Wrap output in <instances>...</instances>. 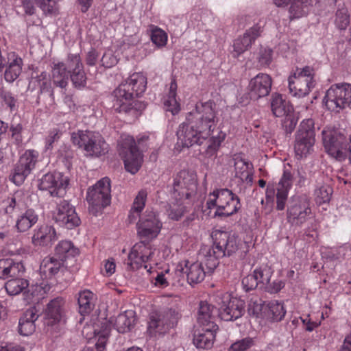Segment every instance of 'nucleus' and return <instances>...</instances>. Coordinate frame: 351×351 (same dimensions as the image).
<instances>
[{"label":"nucleus","instance_id":"obj_42","mask_svg":"<svg viewBox=\"0 0 351 351\" xmlns=\"http://www.w3.org/2000/svg\"><path fill=\"white\" fill-rule=\"evenodd\" d=\"M29 286L28 281L21 278H11L5 283V289L10 295H15L23 291Z\"/></svg>","mask_w":351,"mask_h":351},{"label":"nucleus","instance_id":"obj_57","mask_svg":"<svg viewBox=\"0 0 351 351\" xmlns=\"http://www.w3.org/2000/svg\"><path fill=\"white\" fill-rule=\"evenodd\" d=\"M216 194L217 199H218L217 209L216 210H219L220 209H224L225 202L230 199V198L233 195V193L228 189H221L216 190Z\"/></svg>","mask_w":351,"mask_h":351},{"label":"nucleus","instance_id":"obj_10","mask_svg":"<svg viewBox=\"0 0 351 351\" xmlns=\"http://www.w3.org/2000/svg\"><path fill=\"white\" fill-rule=\"evenodd\" d=\"M351 101V84L340 83L330 86L326 91L324 101L327 108L339 112L348 106Z\"/></svg>","mask_w":351,"mask_h":351},{"label":"nucleus","instance_id":"obj_23","mask_svg":"<svg viewBox=\"0 0 351 351\" xmlns=\"http://www.w3.org/2000/svg\"><path fill=\"white\" fill-rule=\"evenodd\" d=\"M215 306L209 304L206 301H201L197 314V320L202 327L210 328V330L218 329V326L215 324Z\"/></svg>","mask_w":351,"mask_h":351},{"label":"nucleus","instance_id":"obj_2","mask_svg":"<svg viewBox=\"0 0 351 351\" xmlns=\"http://www.w3.org/2000/svg\"><path fill=\"white\" fill-rule=\"evenodd\" d=\"M147 78L142 73H134L122 82L112 93V108L115 112L138 115L142 104L134 100L145 90Z\"/></svg>","mask_w":351,"mask_h":351},{"label":"nucleus","instance_id":"obj_60","mask_svg":"<svg viewBox=\"0 0 351 351\" xmlns=\"http://www.w3.org/2000/svg\"><path fill=\"white\" fill-rule=\"evenodd\" d=\"M39 316V311L36 306H32L25 311L19 321L33 322L35 324V322L38 319Z\"/></svg>","mask_w":351,"mask_h":351},{"label":"nucleus","instance_id":"obj_8","mask_svg":"<svg viewBox=\"0 0 351 351\" xmlns=\"http://www.w3.org/2000/svg\"><path fill=\"white\" fill-rule=\"evenodd\" d=\"M161 228L162 223L153 208H147L136 224L137 235L145 243L156 238Z\"/></svg>","mask_w":351,"mask_h":351},{"label":"nucleus","instance_id":"obj_1","mask_svg":"<svg viewBox=\"0 0 351 351\" xmlns=\"http://www.w3.org/2000/svg\"><path fill=\"white\" fill-rule=\"evenodd\" d=\"M214 101L197 102L195 109L187 113L186 120L177 130L178 141L183 147L202 145L213 132L219 118Z\"/></svg>","mask_w":351,"mask_h":351},{"label":"nucleus","instance_id":"obj_20","mask_svg":"<svg viewBox=\"0 0 351 351\" xmlns=\"http://www.w3.org/2000/svg\"><path fill=\"white\" fill-rule=\"evenodd\" d=\"M262 27L258 23L247 29L242 36L237 38L233 45V56L238 57L239 55L248 50L252 43L261 35Z\"/></svg>","mask_w":351,"mask_h":351},{"label":"nucleus","instance_id":"obj_4","mask_svg":"<svg viewBox=\"0 0 351 351\" xmlns=\"http://www.w3.org/2000/svg\"><path fill=\"white\" fill-rule=\"evenodd\" d=\"M71 140L74 145L83 149L88 156L99 157L108 152V143L98 132L79 130L71 134Z\"/></svg>","mask_w":351,"mask_h":351},{"label":"nucleus","instance_id":"obj_44","mask_svg":"<svg viewBox=\"0 0 351 351\" xmlns=\"http://www.w3.org/2000/svg\"><path fill=\"white\" fill-rule=\"evenodd\" d=\"M161 315L166 320L171 328L176 326L178 320L181 318V309L178 306L171 307L165 309Z\"/></svg>","mask_w":351,"mask_h":351},{"label":"nucleus","instance_id":"obj_9","mask_svg":"<svg viewBox=\"0 0 351 351\" xmlns=\"http://www.w3.org/2000/svg\"><path fill=\"white\" fill-rule=\"evenodd\" d=\"M315 136L314 121L303 120L295 134L294 150L297 156L302 158L311 152L315 142Z\"/></svg>","mask_w":351,"mask_h":351},{"label":"nucleus","instance_id":"obj_46","mask_svg":"<svg viewBox=\"0 0 351 351\" xmlns=\"http://www.w3.org/2000/svg\"><path fill=\"white\" fill-rule=\"evenodd\" d=\"M332 189L329 185H322L315 191V201L319 205L330 201Z\"/></svg>","mask_w":351,"mask_h":351},{"label":"nucleus","instance_id":"obj_19","mask_svg":"<svg viewBox=\"0 0 351 351\" xmlns=\"http://www.w3.org/2000/svg\"><path fill=\"white\" fill-rule=\"evenodd\" d=\"M272 84L271 77L265 73H259L253 77L249 84L251 98L258 99L267 96Z\"/></svg>","mask_w":351,"mask_h":351},{"label":"nucleus","instance_id":"obj_45","mask_svg":"<svg viewBox=\"0 0 351 351\" xmlns=\"http://www.w3.org/2000/svg\"><path fill=\"white\" fill-rule=\"evenodd\" d=\"M150 37L152 43L158 47H163L167 45V34L162 29L154 26H150Z\"/></svg>","mask_w":351,"mask_h":351},{"label":"nucleus","instance_id":"obj_41","mask_svg":"<svg viewBox=\"0 0 351 351\" xmlns=\"http://www.w3.org/2000/svg\"><path fill=\"white\" fill-rule=\"evenodd\" d=\"M230 199L225 202L224 209L216 210L215 216L229 217L238 212L241 208L240 199L234 193L231 195Z\"/></svg>","mask_w":351,"mask_h":351},{"label":"nucleus","instance_id":"obj_40","mask_svg":"<svg viewBox=\"0 0 351 351\" xmlns=\"http://www.w3.org/2000/svg\"><path fill=\"white\" fill-rule=\"evenodd\" d=\"M37 221L38 215L34 210L29 209L17 219L16 227L19 232H25L29 230Z\"/></svg>","mask_w":351,"mask_h":351},{"label":"nucleus","instance_id":"obj_28","mask_svg":"<svg viewBox=\"0 0 351 351\" xmlns=\"http://www.w3.org/2000/svg\"><path fill=\"white\" fill-rule=\"evenodd\" d=\"M64 301L62 298L58 297L51 300L47 305L45 311V317L49 320L47 324H53L60 322L62 315V307Z\"/></svg>","mask_w":351,"mask_h":351},{"label":"nucleus","instance_id":"obj_29","mask_svg":"<svg viewBox=\"0 0 351 351\" xmlns=\"http://www.w3.org/2000/svg\"><path fill=\"white\" fill-rule=\"evenodd\" d=\"M218 329L210 330L206 327H202V329L197 333H195L193 337V343L198 348L208 349L212 347L215 337V333Z\"/></svg>","mask_w":351,"mask_h":351},{"label":"nucleus","instance_id":"obj_13","mask_svg":"<svg viewBox=\"0 0 351 351\" xmlns=\"http://www.w3.org/2000/svg\"><path fill=\"white\" fill-rule=\"evenodd\" d=\"M322 135L326 152L335 158H343V156L347 152L344 149L347 141L346 137L337 130L330 128L324 129Z\"/></svg>","mask_w":351,"mask_h":351},{"label":"nucleus","instance_id":"obj_34","mask_svg":"<svg viewBox=\"0 0 351 351\" xmlns=\"http://www.w3.org/2000/svg\"><path fill=\"white\" fill-rule=\"evenodd\" d=\"M134 322V312L131 311H125L116 317L114 326L119 332L125 333L130 330Z\"/></svg>","mask_w":351,"mask_h":351},{"label":"nucleus","instance_id":"obj_11","mask_svg":"<svg viewBox=\"0 0 351 351\" xmlns=\"http://www.w3.org/2000/svg\"><path fill=\"white\" fill-rule=\"evenodd\" d=\"M119 152L123 160L125 170L135 174L141 167L143 156L137 148L134 138L126 136L121 143Z\"/></svg>","mask_w":351,"mask_h":351},{"label":"nucleus","instance_id":"obj_30","mask_svg":"<svg viewBox=\"0 0 351 351\" xmlns=\"http://www.w3.org/2000/svg\"><path fill=\"white\" fill-rule=\"evenodd\" d=\"M171 328L161 314H153L149 317L147 331L152 336L162 335Z\"/></svg>","mask_w":351,"mask_h":351},{"label":"nucleus","instance_id":"obj_6","mask_svg":"<svg viewBox=\"0 0 351 351\" xmlns=\"http://www.w3.org/2000/svg\"><path fill=\"white\" fill-rule=\"evenodd\" d=\"M110 180L105 177L99 180L87 192L86 200L88 210L94 215L110 204L111 201Z\"/></svg>","mask_w":351,"mask_h":351},{"label":"nucleus","instance_id":"obj_15","mask_svg":"<svg viewBox=\"0 0 351 351\" xmlns=\"http://www.w3.org/2000/svg\"><path fill=\"white\" fill-rule=\"evenodd\" d=\"M53 219L60 226L67 229H73L80 223L74 206L66 200H60L53 213Z\"/></svg>","mask_w":351,"mask_h":351},{"label":"nucleus","instance_id":"obj_18","mask_svg":"<svg viewBox=\"0 0 351 351\" xmlns=\"http://www.w3.org/2000/svg\"><path fill=\"white\" fill-rule=\"evenodd\" d=\"M253 272L261 289H264L271 293H276L280 291L285 286L284 282L281 280H275L271 282L273 270L269 267H261L254 269Z\"/></svg>","mask_w":351,"mask_h":351},{"label":"nucleus","instance_id":"obj_33","mask_svg":"<svg viewBox=\"0 0 351 351\" xmlns=\"http://www.w3.org/2000/svg\"><path fill=\"white\" fill-rule=\"evenodd\" d=\"M147 192L142 189L134 198L132 206L130 210L128 220L130 223H134L138 217L140 218V213L145 206Z\"/></svg>","mask_w":351,"mask_h":351},{"label":"nucleus","instance_id":"obj_7","mask_svg":"<svg viewBox=\"0 0 351 351\" xmlns=\"http://www.w3.org/2000/svg\"><path fill=\"white\" fill-rule=\"evenodd\" d=\"M214 302L218 309L221 319L230 322L240 318L244 313V302L228 293H220L215 296Z\"/></svg>","mask_w":351,"mask_h":351},{"label":"nucleus","instance_id":"obj_16","mask_svg":"<svg viewBox=\"0 0 351 351\" xmlns=\"http://www.w3.org/2000/svg\"><path fill=\"white\" fill-rule=\"evenodd\" d=\"M38 153L34 150L26 151L16 164L11 180L16 185L23 183L26 177L34 168L37 161Z\"/></svg>","mask_w":351,"mask_h":351},{"label":"nucleus","instance_id":"obj_37","mask_svg":"<svg viewBox=\"0 0 351 351\" xmlns=\"http://www.w3.org/2000/svg\"><path fill=\"white\" fill-rule=\"evenodd\" d=\"M12 58H14L13 62L8 65L4 73L5 80L8 82H14L19 76L22 70V59L16 54H12Z\"/></svg>","mask_w":351,"mask_h":351},{"label":"nucleus","instance_id":"obj_51","mask_svg":"<svg viewBox=\"0 0 351 351\" xmlns=\"http://www.w3.org/2000/svg\"><path fill=\"white\" fill-rule=\"evenodd\" d=\"M335 23L339 29H345L350 24V15L346 8H341L337 10Z\"/></svg>","mask_w":351,"mask_h":351},{"label":"nucleus","instance_id":"obj_56","mask_svg":"<svg viewBox=\"0 0 351 351\" xmlns=\"http://www.w3.org/2000/svg\"><path fill=\"white\" fill-rule=\"evenodd\" d=\"M36 3L46 14H55L58 11L55 0H36Z\"/></svg>","mask_w":351,"mask_h":351},{"label":"nucleus","instance_id":"obj_43","mask_svg":"<svg viewBox=\"0 0 351 351\" xmlns=\"http://www.w3.org/2000/svg\"><path fill=\"white\" fill-rule=\"evenodd\" d=\"M225 138L226 134L222 131H219L217 136H213L210 138L208 145L204 152L205 156L208 158H215L219 148Z\"/></svg>","mask_w":351,"mask_h":351},{"label":"nucleus","instance_id":"obj_58","mask_svg":"<svg viewBox=\"0 0 351 351\" xmlns=\"http://www.w3.org/2000/svg\"><path fill=\"white\" fill-rule=\"evenodd\" d=\"M282 118V125L287 133H291L295 128L298 122V119L293 112L289 113V115H285Z\"/></svg>","mask_w":351,"mask_h":351},{"label":"nucleus","instance_id":"obj_25","mask_svg":"<svg viewBox=\"0 0 351 351\" xmlns=\"http://www.w3.org/2000/svg\"><path fill=\"white\" fill-rule=\"evenodd\" d=\"M315 86V81L306 80L303 77L291 75L289 77V88L290 93L299 97H304L309 93Z\"/></svg>","mask_w":351,"mask_h":351},{"label":"nucleus","instance_id":"obj_47","mask_svg":"<svg viewBox=\"0 0 351 351\" xmlns=\"http://www.w3.org/2000/svg\"><path fill=\"white\" fill-rule=\"evenodd\" d=\"M268 306L272 320L274 322L281 321L286 314L283 304L277 301H273L269 304Z\"/></svg>","mask_w":351,"mask_h":351},{"label":"nucleus","instance_id":"obj_14","mask_svg":"<svg viewBox=\"0 0 351 351\" xmlns=\"http://www.w3.org/2000/svg\"><path fill=\"white\" fill-rule=\"evenodd\" d=\"M69 182L68 178L61 173H49L41 178L38 188L42 191H47L51 196L63 197L66 194Z\"/></svg>","mask_w":351,"mask_h":351},{"label":"nucleus","instance_id":"obj_5","mask_svg":"<svg viewBox=\"0 0 351 351\" xmlns=\"http://www.w3.org/2000/svg\"><path fill=\"white\" fill-rule=\"evenodd\" d=\"M197 187V175L193 172L182 170L173 178L170 195L176 202L188 199L195 195Z\"/></svg>","mask_w":351,"mask_h":351},{"label":"nucleus","instance_id":"obj_12","mask_svg":"<svg viewBox=\"0 0 351 351\" xmlns=\"http://www.w3.org/2000/svg\"><path fill=\"white\" fill-rule=\"evenodd\" d=\"M311 213L309 200L306 195L291 197L287 210V221L292 226H300Z\"/></svg>","mask_w":351,"mask_h":351},{"label":"nucleus","instance_id":"obj_62","mask_svg":"<svg viewBox=\"0 0 351 351\" xmlns=\"http://www.w3.org/2000/svg\"><path fill=\"white\" fill-rule=\"evenodd\" d=\"M263 310V304L261 300L251 299L248 304V312L250 315L258 317Z\"/></svg>","mask_w":351,"mask_h":351},{"label":"nucleus","instance_id":"obj_49","mask_svg":"<svg viewBox=\"0 0 351 351\" xmlns=\"http://www.w3.org/2000/svg\"><path fill=\"white\" fill-rule=\"evenodd\" d=\"M70 78L75 87L80 88L85 86L86 75L84 71V66L77 68L73 71H70Z\"/></svg>","mask_w":351,"mask_h":351},{"label":"nucleus","instance_id":"obj_63","mask_svg":"<svg viewBox=\"0 0 351 351\" xmlns=\"http://www.w3.org/2000/svg\"><path fill=\"white\" fill-rule=\"evenodd\" d=\"M60 134L57 130H53L51 131L45 138V151L47 152L48 150L51 149L53 147V143L60 138Z\"/></svg>","mask_w":351,"mask_h":351},{"label":"nucleus","instance_id":"obj_17","mask_svg":"<svg viewBox=\"0 0 351 351\" xmlns=\"http://www.w3.org/2000/svg\"><path fill=\"white\" fill-rule=\"evenodd\" d=\"M155 250L144 241L136 243L128 254V265L132 269H138L152 260Z\"/></svg>","mask_w":351,"mask_h":351},{"label":"nucleus","instance_id":"obj_48","mask_svg":"<svg viewBox=\"0 0 351 351\" xmlns=\"http://www.w3.org/2000/svg\"><path fill=\"white\" fill-rule=\"evenodd\" d=\"M233 160L234 161V166L236 176L242 178V176L246 173V177H248L247 170L251 164L243 159L239 155H234Z\"/></svg>","mask_w":351,"mask_h":351},{"label":"nucleus","instance_id":"obj_36","mask_svg":"<svg viewBox=\"0 0 351 351\" xmlns=\"http://www.w3.org/2000/svg\"><path fill=\"white\" fill-rule=\"evenodd\" d=\"M78 249L69 241H61L55 248V256L63 262L70 256L78 254Z\"/></svg>","mask_w":351,"mask_h":351},{"label":"nucleus","instance_id":"obj_31","mask_svg":"<svg viewBox=\"0 0 351 351\" xmlns=\"http://www.w3.org/2000/svg\"><path fill=\"white\" fill-rule=\"evenodd\" d=\"M69 74L66 64L63 62L53 64L52 67V80L53 84L61 88H64L69 81Z\"/></svg>","mask_w":351,"mask_h":351},{"label":"nucleus","instance_id":"obj_64","mask_svg":"<svg viewBox=\"0 0 351 351\" xmlns=\"http://www.w3.org/2000/svg\"><path fill=\"white\" fill-rule=\"evenodd\" d=\"M313 75V69L308 66H306L302 69L298 68L293 75L295 77H303L306 80H311V81H314Z\"/></svg>","mask_w":351,"mask_h":351},{"label":"nucleus","instance_id":"obj_50","mask_svg":"<svg viewBox=\"0 0 351 351\" xmlns=\"http://www.w3.org/2000/svg\"><path fill=\"white\" fill-rule=\"evenodd\" d=\"M179 202H176L178 204L170 205L167 210L168 216L172 220H180L188 212L187 207L182 204H178Z\"/></svg>","mask_w":351,"mask_h":351},{"label":"nucleus","instance_id":"obj_26","mask_svg":"<svg viewBox=\"0 0 351 351\" xmlns=\"http://www.w3.org/2000/svg\"><path fill=\"white\" fill-rule=\"evenodd\" d=\"M274 2L278 7L290 4L289 12L292 19L302 17L306 14L311 0H274Z\"/></svg>","mask_w":351,"mask_h":351},{"label":"nucleus","instance_id":"obj_22","mask_svg":"<svg viewBox=\"0 0 351 351\" xmlns=\"http://www.w3.org/2000/svg\"><path fill=\"white\" fill-rule=\"evenodd\" d=\"M176 274L178 275L186 274L188 282L190 285H195L203 281L208 272L201 263L195 262L190 264L186 261L184 267L180 266V268L176 269Z\"/></svg>","mask_w":351,"mask_h":351},{"label":"nucleus","instance_id":"obj_27","mask_svg":"<svg viewBox=\"0 0 351 351\" xmlns=\"http://www.w3.org/2000/svg\"><path fill=\"white\" fill-rule=\"evenodd\" d=\"M271 110L276 117H283L293 112V108L289 101L283 98L280 94L274 93L271 98Z\"/></svg>","mask_w":351,"mask_h":351},{"label":"nucleus","instance_id":"obj_39","mask_svg":"<svg viewBox=\"0 0 351 351\" xmlns=\"http://www.w3.org/2000/svg\"><path fill=\"white\" fill-rule=\"evenodd\" d=\"M93 298L94 294L88 290H84L79 293V312L82 315L89 313L93 309Z\"/></svg>","mask_w":351,"mask_h":351},{"label":"nucleus","instance_id":"obj_35","mask_svg":"<svg viewBox=\"0 0 351 351\" xmlns=\"http://www.w3.org/2000/svg\"><path fill=\"white\" fill-rule=\"evenodd\" d=\"M178 85L175 79H173L169 85L167 99L164 102L165 108L171 112L173 115L178 114L180 110V104L176 100V90Z\"/></svg>","mask_w":351,"mask_h":351},{"label":"nucleus","instance_id":"obj_54","mask_svg":"<svg viewBox=\"0 0 351 351\" xmlns=\"http://www.w3.org/2000/svg\"><path fill=\"white\" fill-rule=\"evenodd\" d=\"M254 345V339L247 337L232 343L230 348V351H245Z\"/></svg>","mask_w":351,"mask_h":351},{"label":"nucleus","instance_id":"obj_59","mask_svg":"<svg viewBox=\"0 0 351 351\" xmlns=\"http://www.w3.org/2000/svg\"><path fill=\"white\" fill-rule=\"evenodd\" d=\"M241 283L246 292L255 289L257 287L259 288L258 282L254 272L244 277Z\"/></svg>","mask_w":351,"mask_h":351},{"label":"nucleus","instance_id":"obj_21","mask_svg":"<svg viewBox=\"0 0 351 351\" xmlns=\"http://www.w3.org/2000/svg\"><path fill=\"white\" fill-rule=\"evenodd\" d=\"M58 238L56 231L53 226L43 225L34 230L32 243L35 247H50Z\"/></svg>","mask_w":351,"mask_h":351},{"label":"nucleus","instance_id":"obj_32","mask_svg":"<svg viewBox=\"0 0 351 351\" xmlns=\"http://www.w3.org/2000/svg\"><path fill=\"white\" fill-rule=\"evenodd\" d=\"M63 261L53 256L45 257L41 262L40 269L47 278H51L58 274L63 265Z\"/></svg>","mask_w":351,"mask_h":351},{"label":"nucleus","instance_id":"obj_52","mask_svg":"<svg viewBox=\"0 0 351 351\" xmlns=\"http://www.w3.org/2000/svg\"><path fill=\"white\" fill-rule=\"evenodd\" d=\"M2 206L5 214L17 215L20 210L19 203L14 197H11L2 202Z\"/></svg>","mask_w":351,"mask_h":351},{"label":"nucleus","instance_id":"obj_55","mask_svg":"<svg viewBox=\"0 0 351 351\" xmlns=\"http://www.w3.org/2000/svg\"><path fill=\"white\" fill-rule=\"evenodd\" d=\"M64 63L66 64V70L69 71V73L83 66L81 58L78 53H69Z\"/></svg>","mask_w":351,"mask_h":351},{"label":"nucleus","instance_id":"obj_53","mask_svg":"<svg viewBox=\"0 0 351 351\" xmlns=\"http://www.w3.org/2000/svg\"><path fill=\"white\" fill-rule=\"evenodd\" d=\"M273 51L269 48H261L257 57L258 64L261 67H267L272 62Z\"/></svg>","mask_w":351,"mask_h":351},{"label":"nucleus","instance_id":"obj_24","mask_svg":"<svg viewBox=\"0 0 351 351\" xmlns=\"http://www.w3.org/2000/svg\"><path fill=\"white\" fill-rule=\"evenodd\" d=\"M293 176L288 170H285L276 187V208L282 210L285 208L288 193L291 187Z\"/></svg>","mask_w":351,"mask_h":351},{"label":"nucleus","instance_id":"obj_38","mask_svg":"<svg viewBox=\"0 0 351 351\" xmlns=\"http://www.w3.org/2000/svg\"><path fill=\"white\" fill-rule=\"evenodd\" d=\"M2 262L3 269L1 272V278H19L24 271L23 266L19 263H14L10 259L1 260Z\"/></svg>","mask_w":351,"mask_h":351},{"label":"nucleus","instance_id":"obj_61","mask_svg":"<svg viewBox=\"0 0 351 351\" xmlns=\"http://www.w3.org/2000/svg\"><path fill=\"white\" fill-rule=\"evenodd\" d=\"M36 330V325L33 322H19V332L21 335L28 336L32 335Z\"/></svg>","mask_w":351,"mask_h":351},{"label":"nucleus","instance_id":"obj_3","mask_svg":"<svg viewBox=\"0 0 351 351\" xmlns=\"http://www.w3.org/2000/svg\"><path fill=\"white\" fill-rule=\"evenodd\" d=\"M213 239V245H202L198 254L199 263L206 267L208 274H211L216 269L219 258L231 256L244 244L234 234L220 230L214 232Z\"/></svg>","mask_w":351,"mask_h":351}]
</instances>
